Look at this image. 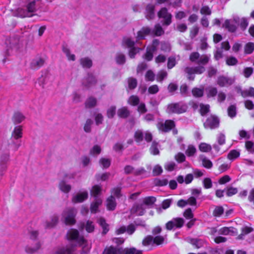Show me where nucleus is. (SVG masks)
<instances>
[{
	"mask_svg": "<svg viewBox=\"0 0 254 254\" xmlns=\"http://www.w3.org/2000/svg\"><path fill=\"white\" fill-rule=\"evenodd\" d=\"M188 106L182 102L172 103L168 105L167 112L169 114H182L187 111Z\"/></svg>",
	"mask_w": 254,
	"mask_h": 254,
	"instance_id": "1",
	"label": "nucleus"
},
{
	"mask_svg": "<svg viewBox=\"0 0 254 254\" xmlns=\"http://www.w3.org/2000/svg\"><path fill=\"white\" fill-rule=\"evenodd\" d=\"M190 60L200 65H206L210 61V56L200 54L198 52H192L190 56Z\"/></svg>",
	"mask_w": 254,
	"mask_h": 254,
	"instance_id": "2",
	"label": "nucleus"
},
{
	"mask_svg": "<svg viewBox=\"0 0 254 254\" xmlns=\"http://www.w3.org/2000/svg\"><path fill=\"white\" fill-rule=\"evenodd\" d=\"M66 236L68 240L75 241L79 246H84L86 245V240L83 236L79 235L78 231L76 229H71L69 230Z\"/></svg>",
	"mask_w": 254,
	"mask_h": 254,
	"instance_id": "3",
	"label": "nucleus"
},
{
	"mask_svg": "<svg viewBox=\"0 0 254 254\" xmlns=\"http://www.w3.org/2000/svg\"><path fill=\"white\" fill-rule=\"evenodd\" d=\"M76 213V210L74 208H67L64 211L62 215L66 225H70L75 223V217Z\"/></svg>",
	"mask_w": 254,
	"mask_h": 254,
	"instance_id": "4",
	"label": "nucleus"
},
{
	"mask_svg": "<svg viewBox=\"0 0 254 254\" xmlns=\"http://www.w3.org/2000/svg\"><path fill=\"white\" fill-rule=\"evenodd\" d=\"M36 10V1L34 0L27 4L26 9H19L18 14L22 17H31L33 16L31 13L35 12Z\"/></svg>",
	"mask_w": 254,
	"mask_h": 254,
	"instance_id": "5",
	"label": "nucleus"
},
{
	"mask_svg": "<svg viewBox=\"0 0 254 254\" xmlns=\"http://www.w3.org/2000/svg\"><path fill=\"white\" fill-rule=\"evenodd\" d=\"M220 119L216 115H210L208 117L203 123L204 127L205 128L213 129L219 127Z\"/></svg>",
	"mask_w": 254,
	"mask_h": 254,
	"instance_id": "6",
	"label": "nucleus"
},
{
	"mask_svg": "<svg viewBox=\"0 0 254 254\" xmlns=\"http://www.w3.org/2000/svg\"><path fill=\"white\" fill-rule=\"evenodd\" d=\"M235 82V78L231 77L220 75L217 77L216 83L220 87H229Z\"/></svg>",
	"mask_w": 254,
	"mask_h": 254,
	"instance_id": "7",
	"label": "nucleus"
},
{
	"mask_svg": "<svg viewBox=\"0 0 254 254\" xmlns=\"http://www.w3.org/2000/svg\"><path fill=\"white\" fill-rule=\"evenodd\" d=\"M239 21L240 18L239 17H235L233 19H227L223 24V27L227 29L230 32H235L237 29V24L239 23Z\"/></svg>",
	"mask_w": 254,
	"mask_h": 254,
	"instance_id": "8",
	"label": "nucleus"
},
{
	"mask_svg": "<svg viewBox=\"0 0 254 254\" xmlns=\"http://www.w3.org/2000/svg\"><path fill=\"white\" fill-rule=\"evenodd\" d=\"M158 128L162 132H167L175 127V122L172 120H166L165 122H160L157 125Z\"/></svg>",
	"mask_w": 254,
	"mask_h": 254,
	"instance_id": "9",
	"label": "nucleus"
},
{
	"mask_svg": "<svg viewBox=\"0 0 254 254\" xmlns=\"http://www.w3.org/2000/svg\"><path fill=\"white\" fill-rule=\"evenodd\" d=\"M97 83L95 76L91 73H88L86 77L82 80V85L86 88H89L95 85Z\"/></svg>",
	"mask_w": 254,
	"mask_h": 254,
	"instance_id": "10",
	"label": "nucleus"
},
{
	"mask_svg": "<svg viewBox=\"0 0 254 254\" xmlns=\"http://www.w3.org/2000/svg\"><path fill=\"white\" fill-rule=\"evenodd\" d=\"M205 71V68L204 66L200 65L195 67H187L184 69V71L189 75H192L193 74H200L203 73Z\"/></svg>",
	"mask_w": 254,
	"mask_h": 254,
	"instance_id": "11",
	"label": "nucleus"
},
{
	"mask_svg": "<svg viewBox=\"0 0 254 254\" xmlns=\"http://www.w3.org/2000/svg\"><path fill=\"white\" fill-rule=\"evenodd\" d=\"M88 196V192L84 191L82 192L77 193L73 196L72 201L73 203H80L87 199Z\"/></svg>",
	"mask_w": 254,
	"mask_h": 254,
	"instance_id": "12",
	"label": "nucleus"
},
{
	"mask_svg": "<svg viewBox=\"0 0 254 254\" xmlns=\"http://www.w3.org/2000/svg\"><path fill=\"white\" fill-rule=\"evenodd\" d=\"M137 34V39L141 40L145 39V37L147 35H152V29L148 27H143Z\"/></svg>",
	"mask_w": 254,
	"mask_h": 254,
	"instance_id": "13",
	"label": "nucleus"
},
{
	"mask_svg": "<svg viewBox=\"0 0 254 254\" xmlns=\"http://www.w3.org/2000/svg\"><path fill=\"white\" fill-rule=\"evenodd\" d=\"M218 234L219 235H232V236H235L237 235V229L234 228V227H224L222 228H221L219 231Z\"/></svg>",
	"mask_w": 254,
	"mask_h": 254,
	"instance_id": "14",
	"label": "nucleus"
},
{
	"mask_svg": "<svg viewBox=\"0 0 254 254\" xmlns=\"http://www.w3.org/2000/svg\"><path fill=\"white\" fill-rule=\"evenodd\" d=\"M74 248L73 246H66L58 249L54 254H73Z\"/></svg>",
	"mask_w": 254,
	"mask_h": 254,
	"instance_id": "15",
	"label": "nucleus"
},
{
	"mask_svg": "<svg viewBox=\"0 0 254 254\" xmlns=\"http://www.w3.org/2000/svg\"><path fill=\"white\" fill-rule=\"evenodd\" d=\"M155 6L153 4H149L146 7L145 17L148 20L154 18Z\"/></svg>",
	"mask_w": 254,
	"mask_h": 254,
	"instance_id": "16",
	"label": "nucleus"
},
{
	"mask_svg": "<svg viewBox=\"0 0 254 254\" xmlns=\"http://www.w3.org/2000/svg\"><path fill=\"white\" fill-rule=\"evenodd\" d=\"M9 160V154L6 153L0 157V173L5 171L7 168L6 163Z\"/></svg>",
	"mask_w": 254,
	"mask_h": 254,
	"instance_id": "17",
	"label": "nucleus"
},
{
	"mask_svg": "<svg viewBox=\"0 0 254 254\" xmlns=\"http://www.w3.org/2000/svg\"><path fill=\"white\" fill-rule=\"evenodd\" d=\"M117 203L115 197L113 195L110 196L106 200L107 209L113 211L115 209Z\"/></svg>",
	"mask_w": 254,
	"mask_h": 254,
	"instance_id": "18",
	"label": "nucleus"
},
{
	"mask_svg": "<svg viewBox=\"0 0 254 254\" xmlns=\"http://www.w3.org/2000/svg\"><path fill=\"white\" fill-rule=\"evenodd\" d=\"M132 211L139 216L143 215L145 211L143 204H134L132 208Z\"/></svg>",
	"mask_w": 254,
	"mask_h": 254,
	"instance_id": "19",
	"label": "nucleus"
},
{
	"mask_svg": "<svg viewBox=\"0 0 254 254\" xmlns=\"http://www.w3.org/2000/svg\"><path fill=\"white\" fill-rule=\"evenodd\" d=\"M42 244L40 241L36 242L34 246H27L25 251L27 253L32 254L37 252L41 248Z\"/></svg>",
	"mask_w": 254,
	"mask_h": 254,
	"instance_id": "20",
	"label": "nucleus"
},
{
	"mask_svg": "<svg viewBox=\"0 0 254 254\" xmlns=\"http://www.w3.org/2000/svg\"><path fill=\"white\" fill-rule=\"evenodd\" d=\"M121 249H118L113 246L106 247L102 254H121Z\"/></svg>",
	"mask_w": 254,
	"mask_h": 254,
	"instance_id": "21",
	"label": "nucleus"
},
{
	"mask_svg": "<svg viewBox=\"0 0 254 254\" xmlns=\"http://www.w3.org/2000/svg\"><path fill=\"white\" fill-rule=\"evenodd\" d=\"M102 200L100 198H95L94 201L91 204L90 210L92 213H95L98 210L99 206L101 205Z\"/></svg>",
	"mask_w": 254,
	"mask_h": 254,
	"instance_id": "22",
	"label": "nucleus"
},
{
	"mask_svg": "<svg viewBox=\"0 0 254 254\" xmlns=\"http://www.w3.org/2000/svg\"><path fill=\"white\" fill-rule=\"evenodd\" d=\"M187 241L197 249L203 247L204 244V241L199 239L188 238Z\"/></svg>",
	"mask_w": 254,
	"mask_h": 254,
	"instance_id": "23",
	"label": "nucleus"
},
{
	"mask_svg": "<svg viewBox=\"0 0 254 254\" xmlns=\"http://www.w3.org/2000/svg\"><path fill=\"white\" fill-rule=\"evenodd\" d=\"M44 60L42 58L34 59L30 63V67L32 69L38 68L44 64Z\"/></svg>",
	"mask_w": 254,
	"mask_h": 254,
	"instance_id": "24",
	"label": "nucleus"
},
{
	"mask_svg": "<svg viewBox=\"0 0 254 254\" xmlns=\"http://www.w3.org/2000/svg\"><path fill=\"white\" fill-rule=\"evenodd\" d=\"M156 51L154 47H147L146 52L143 56V58L147 61H151L153 57V53Z\"/></svg>",
	"mask_w": 254,
	"mask_h": 254,
	"instance_id": "25",
	"label": "nucleus"
},
{
	"mask_svg": "<svg viewBox=\"0 0 254 254\" xmlns=\"http://www.w3.org/2000/svg\"><path fill=\"white\" fill-rule=\"evenodd\" d=\"M102 191V186L96 185L92 187L90 190L91 195L95 198H99L98 196L100 195Z\"/></svg>",
	"mask_w": 254,
	"mask_h": 254,
	"instance_id": "26",
	"label": "nucleus"
},
{
	"mask_svg": "<svg viewBox=\"0 0 254 254\" xmlns=\"http://www.w3.org/2000/svg\"><path fill=\"white\" fill-rule=\"evenodd\" d=\"M118 116L123 119H126L130 115V111L127 107H123L117 111Z\"/></svg>",
	"mask_w": 254,
	"mask_h": 254,
	"instance_id": "27",
	"label": "nucleus"
},
{
	"mask_svg": "<svg viewBox=\"0 0 254 254\" xmlns=\"http://www.w3.org/2000/svg\"><path fill=\"white\" fill-rule=\"evenodd\" d=\"M25 119V116L20 112L14 113L12 120L14 124H18L21 123Z\"/></svg>",
	"mask_w": 254,
	"mask_h": 254,
	"instance_id": "28",
	"label": "nucleus"
},
{
	"mask_svg": "<svg viewBox=\"0 0 254 254\" xmlns=\"http://www.w3.org/2000/svg\"><path fill=\"white\" fill-rule=\"evenodd\" d=\"M81 228L83 229L85 228L86 231L88 233H92L94 231L95 226L94 223L88 220L86 221L85 224L82 223L81 225Z\"/></svg>",
	"mask_w": 254,
	"mask_h": 254,
	"instance_id": "29",
	"label": "nucleus"
},
{
	"mask_svg": "<svg viewBox=\"0 0 254 254\" xmlns=\"http://www.w3.org/2000/svg\"><path fill=\"white\" fill-rule=\"evenodd\" d=\"M206 95L208 98H214L218 93L216 87L209 86L205 89Z\"/></svg>",
	"mask_w": 254,
	"mask_h": 254,
	"instance_id": "30",
	"label": "nucleus"
},
{
	"mask_svg": "<svg viewBox=\"0 0 254 254\" xmlns=\"http://www.w3.org/2000/svg\"><path fill=\"white\" fill-rule=\"evenodd\" d=\"M121 254H142V251L134 248L121 249Z\"/></svg>",
	"mask_w": 254,
	"mask_h": 254,
	"instance_id": "31",
	"label": "nucleus"
},
{
	"mask_svg": "<svg viewBox=\"0 0 254 254\" xmlns=\"http://www.w3.org/2000/svg\"><path fill=\"white\" fill-rule=\"evenodd\" d=\"M98 223L103 229L102 232V234L106 235L109 230V225L106 223L105 219L103 218H100L98 220Z\"/></svg>",
	"mask_w": 254,
	"mask_h": 254,
	"instance_id": "32",
	"label": "nucleus"
},
{
	"mask_svg": "<svg viewBox=\"0 0 254 254\" xmlns=\"http://www.w3.org/2000/svg\"><path fill=\"white\" fill-rule=\"evenodd\" d=\"M12 136L15 139L21 138L22 136V127L17 126L15 127L14 130L12 133Z\"/></svg>",
	"mask_w": 254,
	"mask_h": 254,
	"instance_id": "33",
	"label": "nucleus"
},
{
	"mask_svg": "<svg viewBox=\"0 0 254 254\" xmlns=\"http://www.w3.org/2000/svg\"><path fill=\"white\" fill-rule=\"evenodd\" d=\"M152 31V35L156 36H160L164 34V31L159 24H157L154 26V29Z\"/></svg>",
	"mask_w": 254,
	"mask_h": 254,
	"instance_id": "34",
	"label": "nucleus"
},
{
	"mask_svg": "<svg viewBox=\"0 0 254 254\" xmlns=\"http://www.w3.org/2000/svg\"><path fill=\"white\" fill-rule=\"evenodd\" d=\"M59 188L61 191L68 193L71 190V186L67 184L64 181H62L59 184Z\"/></svg>",
	"mask_w": 254,
	"mask_h": 254,
	"instance_id": "35",
	"label": "nucleus"
},
{
	"mask_svg": "<svg viewBox=\"0 0 254 254\" xmlns=\"http://www.w3.org/2000/svg\"><path fill=\"white\" fill-rule=\"evenodd\" d=\"M80 64L84 68H90L92 65V61L88 58H82L80 60Z\"/></svg>",
	"mask_w": 254,
	"mask_h": 254,
	"instance_id": "36",
	"label": "nucleus"
},
{
	"mask_svg": "<svg viewBox=\"0 0 254 254\" xmlns=\"http://www.w3.org/2000/svg\"><path fill=\"white\" fill-rule=\"evenodd\" d=\"M97 104V100L95 98L90 97L85 102V107L87 108H92Z\"/></svg>",
	"mask_w": 254,
	"mask_h": 254,
	"instance_id": "37",
	"label": "nucleus"
},
{
	"mask_svg": "<svg viewBox=\"0 0 254 254\" xmlns=\"http://www.w3.org/2000/svg\"><path fill=\"white\" fill-rule=\"evenodd\" d=\"M116 62L118 64L123 65L126 63V57L123 53H117L116 56Z\"/></svg>",
	"mask_w": 254,
	"mask_h": 254,
	"instance_id": "38",
	"label": "nucleus"
},
{
	"mask_svg": "<svg viewBox=\"0 0 254 254\" xmlns=\"http://www.w3.org/2000/svg\"><path fill=\"white\" fill-rule=\"evenodd\" d=\"M127 83H128V88L130 90H132L135 89L137 84V81L136 78L133 77H129L127 79Z\"/></svg>",
	"mask_w": 254,
	"mask_h": 254,
	"instance_id": "39",
	"label": "nucleus"
},
{
	"mask_svg": "<svg viewBox=\"0 0 254 254\" xmlns=\"http://www.w3.org/2000/svg\"><path fill=\"white\" fill-rule=\"evenodd\" d=\"M174 227L176 228H180L182 227L184 224V220L182 218H175L172 219Z\"/></svg>",
	"mask_w": 254,
	"mask_h": 254,
	"instance_id": "40",
	"label": "nucleus"
},
{
	"mask_svg": "<svg viewBox=\"0 0 254 254\" xmlns=\"http://www.w3.org/2000/svg\"><path fill=\"white\" fill-rule=\"evenodd\" d=\"M144 133L141 130H136L134 134V138L136 142H140L143 139Z\"/></svg>",
	"mask_w": 254,
	"mask_h": 254,
	"instance_id": "41",
	"label": "nucleus"
},
{
	"mask_svg": "<svg viewBox=\"0 0 254 254\" xmlns=\"http://www.w3.org/2000/svg\"><path fill=\"white\" fill-rule=\"evenodd\" d=\"M128 103L133 106H137L139 103V98L136 95H131L128 100Z\"/></svg>",
	"mask_w": 254,
	"mask_h": 254,
	"instance_id": "42",
	"label": "nucleus"
},
{
	"mask_svg": "<svg viewBox=\"0 0 254 254\" xmlns=\"http://www.w3.org/2000/svg\"><path fill=\"white\" fill-rule=\"evenodd\" d=\"M240 153L237 150H231L227 155V158L229 160H234L240 156Z\"/></svg>",
	"mask_w": 254,
	"mask_h": 254,
	"instance_id": "43",
	"label": "nucleus"
},
{
	"mask_svg": "<svg viewBox=\"0 0 254 254\" xmlns=\"http://www.w3.org/2000/svg\"><path fill=\"white\" fill-rule=\"evenodd\" d=\"M156 199L154 196H148L144 198L143 205L151 206L156 201Z\"/></svg>",
	"mask_w": 254,
	"mask_h": 254,
	"instance_id": "44",
	"label": "nucleus"
},
{
	"mask_svg": "<svg viewBox=\"0 0 254 254\" xmlns=\"http://www.w3.org/2000/svg\"><path fill=\"white\" fill-rule=\"evenodd\" d=\"M93 124V121L90 119H88L84 126L83 129L84 131L87 133L90 132L91 131V127Z\"/></svg>",
	"mask_w": 254,
	"mask_h": 254,
	"instance_id": "45",
	"label": "nucleus"
},
{
	"mask_svg": "<svg viewBox=\"0 0 254 254\" xmlns=\"http://www.w3.org/2000/svg\"><path fill=\"white\" fill-rule=\"evenodd\" d=\"M199 149L202 152H208L211 150L212 147L210 144L206 143H201L199 145Z\"/></svg>",
	"mask_w": 254,
	"mask_h": 254,
	"instance_id": "46",
	"label": "nucleus"
},
{
	"mask_svg": "<svg viewBox=\"0 0 254 254\" xmlns=\"http://www.w3.org/2000/svg\"><path fill=\"white\" fill-rule=\"evenodd\" d=\"M228 116L233 118L236 116L237 111L236 106L235 105H232L230 106L227 110Z\"/></svg>",
	"mask_w": 254,
	"mask_h": 254,
	"instance_id": "47",
	"label": "nucleus"
},
{
	"mask_svg": "<svg viewBox=\"0 0 254 254\" xmlns=\"http://www.w3.org/2000/svg\"><path fill=\"white\" fill-rule=\"evenodd\" d=\"M59 217L57 215H54L52 216L51 222H47L46 223L47 228H52L54 227L58 222Z\"/></svg>",
	"mask_w": 254,
	"mask_h": 254,
	"instance_id": "48",
	"label": "nucleus"
},
{
	"mask_svg": "<svg viewBox=\"0 0 254 254\" xmlns=\"http://www.w3.org/2000/svg\"><path fill=\"white\" fill-rule=\"evenodd\" d=\"M192 94L195 97H201L203 95V90L198 88H193L192 90Z\"/></svg>",
	"mask_w": 254,
	"mask_h": 254,
	"instance_id": "49",
	"label": "nucleus"
},
{
	"mask_svg": "<svg viewBox=\"0 0 254 254\" xmlns=\"http://www.w3.org/2000/svg\"><path fill=\"white\" fill-rule=\"evenodd\" d=\"M63 51L66 54L68 60H71L73 61H75V55L73 54H70V50L68 48H67L65 46H63Z\"/></svg>",
	"mask_w": 254,
	"mask_h": 254,
	"instance_id": "50",
	"label": "nucleus"
},
{
	"mask_svg": "<svg viewBox=\"0 0 254 254\" xmlns=\"http://www.w3.org/2000/svg\"><path fill=\"white\" fill-rule=\"evenodd\" d=\"M202 162L203 166L207 169H210L212 167V162L206 157L202 156Z\"/></svg>",
	"mask_w": 254,
	"mask_h": 254,
	"instance_id": "51",
	"label": "nucleus"
},
{
	"mask_svg": "<svg viewBox=\"0 0 254 254\" xmlns=\"http://www.w3.org/2000/svg\"><path fill=\"white\" fill-rule=\"evenodd\" d=\"M246 150L251 153H254V143L252 141H246L245 142Z\"/></svg>",
	"mask_w": 254,
	"mask_h": 254,
	"instance_id": "52",
	"label": "nucleus"
},
{
	"mask_svg": "<svg viewBox=\"0 0 254 254\" xmlns=\"http://www.w3.org/2000/svg\"><path fill=\"white\" fill-rule=\"evenodd\" d=\"M110 176V173H105L102 174H98L95 176L97 181H99L102 180V181H105L107 180Z\"/></svg>",
	"mask_w": 254,
	"mask_h": 254,
	"instance_id": "53",
	"label": "nucleus"
},
{
	"mask_svg": "<svg viewBox=\"0 0 254 254\" xmlns=\"http://www.w3.org/2000/svg\"><path fill=\"white\" fill-rule=\"evenodd\" d=\"M254 50V43L249 42L247 43L245 47V53L247 54H250Z\"/></svg>",
	"mask_w": 254,
	"mask_h": 254,
	"instance_id": "54",
	"label": "nucleus"
},
{
	"mask_svg": "<svg viewBox=\"0 0 254 254\" xmlns=\"http://www.w3.org/2000/svg\"><path fill=\"white\" fill-rule=\"evenodd\" d=\"M196 148L192 145H189L186 151V154L188 156L190 157L194 155L196 152Z\"/></svg>",
	"mask_w": 254,
	"mask_h": 254,
	"instance_id": "55",
	"label": "nucleus"
},
{
	"mask_svg": "<svg viewBox=\"0 0 254 254\" xmlns=\"http://www.w3.org/2000/svg\"><path fill=\"white\" fill-rule=\"evenodd\" d=\"M39 234V232L37 230H29L28 232V236L29 239L33 241L37 239Z\"/></svg>",
	"mask_w": 254,
	"mask_h": 254,
	"instance_id": "56",
	"label": "nucleus"
},
{
	"mask_svg": "<svg viewBox=\"0 0 254 254\" xmlns=\"http://www.w3.org/2000/svg\"><path fill=\"white\" fill-rule=\"evenodd\" d=\"M153 237L151 235L147 236L142 241V245L144 246H148L150 245L153 244Z\"/></svg>",
	"mask_w": 254,
	"mask_h": 254,
	"instance_id": "57",
	"label": "nucleus"
},
{
	"mask_svg": "<svg viewBox=\"0 0 254 254\" xmlns=\"http://www.w3.org/2000/svg\"><path fill=\"white\" fill-rule=\"evenodd\" d=\"M237 24H239L241 29L243 31H244L246 29L247 26H248L249 22L247 18L243 17L241 19H240L239 23H237Z\"/></svg>",
	"mask_w": 254,
	"mask_h": 254,
	"instance_id": "58",
	"label": "nucleus"
},
{
	"mask_svg": "<svg viewBox=\"0 0 254 254\" xmlns=\"http://www.w3.org/2000/svg\"><path fill=\"white\" fill-rule=\"evenodd\" d=\"M209 105H200V113L202 116H204L210 111Z\"/></svg>",
	"mask_w": 254,
	"mask_h": 254,
	"instance_id": "59",
	"label": "nucleus"
},
{
	"mask_svg": "<svg viewBox=\"0 0 254 254\" xmlns=\"http://www.w3.org/2000/svg\"><path fill=\"white\" fill-rule=\"evenodd\" d=\"M224 213V208L221 206H217L214 209L213 214L214 216L219 217Z\"/></svg>",
	"mask_w": 254,
	"mask_h": 254,
	"instance_id": "60",
	"label": "nucleus"
},
{
	"mask_svg": "<svg viewBox=\"0 0 254 254\" xmlns=\"http://www.w3.org/2000/svg\"><path fill=\"white\" fill-rule=\"evenodd\" d=\"M121 189L122 188L119 187L114 188L111 190V193L117 198H119L122 196L121 193Z\"/></svg>",
	"mask_w": 254,
	"mask_h": 254,
	"instance_id": "61",
	"label": "nucleus"
},
{
	"mask_svg": "<svg viewBox=\"0 0 254 254\" xmlns=\"http://www.w3.org/2000/svg\"><path fill=\"white\" fill-rule=\"evenodd\" d=\"M99 163L104 168H108L111 165V160L109 159L102 158L100 159Z\"/></svg>",
	"mask_w": 254,
	"mask_h": 254,
	"instance_id": "62",
	"label": "nucleus"
},
{
	"mask_svg": "<svg viewBox=\"0 0 254 254\" xmlns=\"http://www.w3.org/2000/svg\"><path fill=\"white\" fill-rule=\"evenodd\" d=\"M254 88L251 87L247 90H244L242 93V96L245 98L247 97H252L253 94L254 93Z\"/></svg>",
	"mask_w": 254,
	"mask_h": 254,
	"instance_id": "63",
	"label": "nucleus"
},
{
	"mask_svg": "<svg viewBox=\"0 0 254 254\" xmlns=\"http://www.w3.org/2000/svg\"><path fill=\"white\" fill-rule=\"evenodd\" d=\"M254 72V69L252 67H245L243 70V75L246 78L250 77Z\"/></svg>",
	"mask_w": 254,
	"mask_h": 254,
	"instance_id": "64",
	"label": "nucleus"
}]
</instances>
